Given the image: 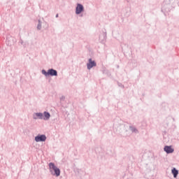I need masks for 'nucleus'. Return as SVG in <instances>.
Masks as SVG:
<instances>
[{"mask_svg": "<svg viewBox=\"0 0 179 179\" xmlns=\"http://www.w3.org/2000/svg\"><path fill=\"white\" fill-rule=\"evenodd\" d=\"M44 120H49L50 119V113H47V112H45L44 113Z\"/></svg>", "mask_w": 179, "mask_h": 179, "instance_id": "nucleus-8", "label": "nucleus"}, {"mask_svg": "<svg viewBox=\"0 0 179 179\" xmlns=\"http://www.w3.org/2000/svg\"><path fill=\"white\" fill-rule=\"evenodd\" d=\"M164 151L167 153H173L174 152V149L171 148V146H165L164 147Z\"/></svg>", "mask_w": 179, "mask_h": 179, "instance_id": "nucleus-6", "label": "nucleus"}, {"mask_svg": "<svg viewBox=\"0 0 179 179\" xmlns=\"http://www.w3.org/2000/svg\"><path fill=\"white\" fill-rule=\"evenodd\" d=\"M171 171L174 178H177V176H178V171H177L176 168H173Z\"/></svg>", "mask_w": 179, "mask_h": 179, "instance_id": "nucleus-7", "label": "nucleus"}, {"mask_svg": "<svg viewBox=\"0 0 179 179\" xmlns=\"http://www.w3.org/2000/svg\"><path fill=\"white\" fill-rule=\"evenodd\" d=\"M45 139H47L45 135H40L35 137L36 142H45Z\"/></svg>", "mask_w": 179, "mask_h": 179, "instance_id": "nucleus-2", "label": "nucleus"}, {"mask_svg": "<svg viewBox=\"0 0 179 179\" xmlns=\"http://www.w3.org/2000/svg\"><path fill=\"white\" fill-rule=\"evenodd\" d=\"M49 170L52 176H56V177H59L61 176V170L55 166V164L50 162L49 164Z\"/></svg>", "mask_w": 179, "mask_h": 179, "instance_id": "nucleus-1", "label": "nucleus"}, {"mask_svg": "<svg viewBox=\"0 0 179 179\" xmlns=\"http://www.w3.org/2000/svg\"><path fill=\"white\" fill-rule=\"evenodd\" d=\"M43 75H45V76H48L49 74H48V72H47V71H44V70H43Z\"/></svg>", "mask_w": 179, "mask_h": 179, "instance_id": "nucleus-9", "label": "nucleus"}, {"mask_svg": "<svg viewBox=\"0 0 179 179\" xmlns=\"http://www.w3.org/2000/svg\"><path fill=\"white\" fill-rule=\"evenodd\" d=\"M37 117H40V118H43V113H37Z\"/></svg>", "mask_w": 179, "mask_h": 179, "instance_id": "nucleus-10", "label": "nucleus"}, {"mask_svg": "<svg viewBox=\"0 0 179 179\" xmlns=\"http://www.w3.org/2000/svg\"><path fill=\"white\" fill-rule=\"evenodd\" d=\"M83 12V6L82 4H77L76 10V15H80Z\"/></svg>", "mask_w": 179, "mask_h": 179, "instance_id": "nucleus-3", "label": "nucleus"}, {"mask_svg": "<svg viewBox=\"0 0 179 179\" xmlns=\"http://www.w3.org/2000/svg\"><path fill=\"white\" fill-rule=\"evenodd\" d=\"M38 29H41V24H38Z\"/></svg>", "mask_w": 179, "mask_h": 179, "instance_id": "nucleus-11", "label": "nucleus"}, {"mask_svg": "<svg viewBox=\"0 0 179 179\" xmlns=\"http://www.w3.org/2000/svg\"><path fill=\"white\" fill-rule=\"evenodd\" d=\"M48 73V75H50V76H57V75H58L57 71L52 69H49Z\"/></svg>", "mask_w": 179, "mask_h": 179, "instance_id": "nucleus-5", "label": "nucleus"}, {"mask_svg": "<svg viewBox=\"0 0 179 179\" xmlns=\"http://www.w3.org/2000/svg\"><path fill=\"white\" fill-rule=\"evenodd\" d=\"M87 69H92L93 66H96V62L92 61V59H89V63L87 64Z\"/></svg>", "mask_w": 179, "mask_h": 179, "instance_id": "nucleus-4", "label": "nucleus"}]
</instances>
